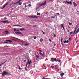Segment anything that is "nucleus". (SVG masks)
<instances>
[{"instance_id":"obj_1","label":"nucleus","mask_w":79,"mask_h":79,"mask_svg":"<svg viewBox=\"0 0 79 79\" xmlns=\"http://www.w3.org/2000/svg\"><path fill=\"white\" fill-rule=\"evenodd\" d=\"M2 77H4L6 75H7L8 76V75H10V73H8L4 71L3 72V73H2Z\"/></svg>"},{"instance_id":"obj_2","label":"nucleus","mask_w":79,"mask_h":79,"mask_svg":"<svg viewBox=\"0 0 79 79\" xmlns=\"http://www.w3.org/2000/svg\"><path fill=\"white\" fill-rule=\"evenodd\" d=\"M27 59L28 60V62H27V64L26 65V66L27 67V65L29 64L28 67L30 66V64L31 63H32V61H31V60H30V61L29 60V59L27 58Z\"/></svg>"},{"instance_id":"obj_3","label":"nucleus","mask_w":79,"mask_h":79,"mask_svg":"<svg viewBox=\"0 0 79 79\" xmlns=\"http://www.w3.org/2000/svg\"><path fill=\"white\" fill-rule=\"evenodd\" d=\"M51 60H53V61H56V62H59V63H60V61H61V60H58V59H56V58H52Z\"/></svg>"},{"instance_id":"obj_4","label":"nucleus","mask_w":79,"mask_h":79,"mask_svg":"<svg viewBox=\"0 0 79 79\" xmlns=\"http://www.w3.org/2000/svg\"><path fill=\"white\" fill-rule=\"evenodd\" d=\"M46 4H47V3L46 2V1H45L44 3L40 4V6H39L38 7H37V8L36 9V10H37V9H39L40 7L42 6H44V5H46Z\"/></svg>"},{"instance_id":"obj_5","label":"nucleus","mask_w":79,"mask_h":79,"mask_svg":"<svg viewBox=\"0 0 79 79\" xmlns=\"http://www.w3.org/2000/svg\"><path fill=\"white\" fill-rule=\"evenodd\" d=\"M63 3H64V2H65V3L67 4V5H68V4H69V5H72V2H67V1H63Z\"/></svg>"},{"instance_id":"obj_6","label":"nucleus","mask_w":79,"mask_h":79,"mask_svg":"<svg viewBox=\"0 0 79 79\" xmlns=\"http://www.w3.org/2000/svg\"><path fill=\"white\" fill-rule=\"evenodd\" d=\"M73 6H73L74 8H75V7L77 6V5L76 4V2H73Z\"/></svg>"},{"instance_id":"obj_7","label":"nucleus","mask_w":79,"mask_h":79,"mask_svg":"<svg viewBox=\"0 0 79 79\" xmlns=\"http://www.w3.org/2000/svg\"><path fill=\"white\" fill-rule=\"evenodd\" d=\"M9 3V2H6V3L3 6V7L2 8V9H3L5 8V6H6Z\"/></svg>"},{"instance_id":"obj_8","label":"nucleus","mask_w":79,"mask_h":79,"mask_svg":"<svg viewBox=\"0 0 79 79\" xmlns=\"http://www.w3.org/2000/svg\"><path fill=\"white\" fill-rule=\"evenodd\" d=\"M29 18H38L39 17H37L36 16H29Z\"/></svg>"},{"instance_id":"obj_9","label":"nucleus","mask_w":79,"mask_h":79,"mask_svg":"<svg viewBox=\"0 0 79 79\" xmlns=\"http://www.w3.org/2000/svg\"><path fill=\"white\" fill-rule=\"evenodd\" d=\"M1 23H10V22H7L6 21H2L1 22Z\"/></svg>"},{"instance_id":"obj_10","label":"nucleus","mask_w":79,"mask_h":79,"mask_svg":"<svg viewBox=\"0 0 79 79\" xmlns=\"http://www.w3.org/2000/svg\"><path fill=\"white\" fill-rule=\"evenodd\" d=\"M6 42H10V43H11L12 42H13V41L10 40H6Z\"/></svg>"},{"instance_id":"obj_11","label":"nucleus","mask_w":79,"mask_h":79,"mask_svg":"<svg viewBox=\"0 0 79 79\" xmlns=\"http://www.w3.org/2000/svg\"><path fill=\"white\" fill-rule=\"evenodd\" d=\"M68 42H69V41L68 40H67V41H64V44H66V43H68Z\"/></svg>"},{"instance_id":"obj_12","label":"nucleus","mask_w":79,"mask_h":79,"mask_svg":"<svg viewBox=\"0 0 79 79\" xmlns=\"http://www.w3.org/2000/svg\"><path fill=\"white\" fill-rule=\"evenodd\" d=\"M40 54L41 55V56H44V55L43 54V53H41L40 52Z\"/></svg>"},{"instance_id":"obj_13","label":"nucleus","mask_w":79,"mask_h":79,"mask_svg":"<svg viewBox=\"0 0 79 79\" xmlns=\"http://www.w3.org/2000/svg\"><path fill=\"white\" fill-rule=\"evenodd\" d=\"M19 30L20 31H24V30H25V29L22 28H21V29H20Z\"/></svg>"},{"instance_id":"obj_14","label":"nucleus","mask_w":79,"mask_h":79,"mask_svg":"<svg viewBox=\"0 0 79 79\" xmlns=\"http://www.w3.org/2000/svg\"><path fill=\"white\" fill-rule=\"evenodd\" d=\"M15 34H21V32H16Z\"/></svg>"},{"instance_id":"obj_15","label":"nucleus","mask_w":79,"mask_h":79,"mask_svg":"<svg viewBox=\"0 0 79 79\" xmlns=\"http://www.w3.org/2000/svg\"><path fill=\"white\" fill-rule=\"evenodd\" d=\"M63 76H64V73L60 74V76L61 77H63Z\"/></svg>"},{"instance_id":"obj_16","label":"nucleus","mask_w":79,"mask_h":79,"mask_svg":"<svg viewBox=\"0 0 79 79\" xmlns=\"http://www.w3.org/2000/svg\"><path fill=\"white\" fill-rule=\"evenodd\" d=\"M79 32V30H77L76 31L75 34H77L78 32Z\"/></svg>"},{"instance_id":"obj_17","label":"nucleus","mask_w":79,"mask_h":79,"mask_svg":"<svg viewBox=\"0 0 79 79\" xmlns=\"http://www.w3.org/2000/svg\"><path fill=\"white\" fill-rule=\"evenodd\" d=\"M42 41H43V39H42V38H41V39L40 40V41L41 42H42Z\"/></svg>"},{"instance_id":"obj_18","label":"nucleus","mask_w":79,"mask_h":79,"mask_svg":"<svg viewBox=\"0 0 79 79\" xmlns=\"http://www.w3.org/2000/svg\"><path fill=\"white\" fill-rule=\"evenodd\" d=\"M61 27H63V28L64 27V26H63V24H61Z\"/></svg>"},{"instance_id":"obj_19","label":"nucleus","mask_w":79,"mask_h":79,"mask_svg":"<svg viewBox=\"0 0 79 79\" xmlns=\"http://www.w3.org/2000/svg\"><path fill=\"white\" fill-rule=\"evenodd\" d=\"M22 4V2H20L19 4V5H21Z\"/></svg>"},{"instance_id":"obj_20","label":"nucleus","mask_w":79,"mask_h":79,"mask_svg":"<svg viewBox=\"0 0 79 79\" xmlns=\"http://www.w3.org/2000/svg\"><path fill=\"white\" fill-rule=\"evenodd\" d=\"M29 45V44H24V45L26 46L27 45Z\"/></svg>"},{"instance_id":"obj_21","label":"nucleus","mask_w":79,"mask_h":79,"mask_svg":"<svg viewBox=\"0 0 79 79\" xmlns=\"http://www.w3.org/2000/svg\"><path fill=\"white\" fill-rule=\"evenodd\" d=\"M36 57H37V58H39V56L38 55H37L36 56Z\"/></svg>"},{"instance_id":"obj_22","label":"nucleus","mask_w":79,"mask_h":79,"mask_svg":"<svg viewBox=\"0 0 79 79\" xmlns=\"http://www.w3.org/2000/svg\"><path fill=\"white\" fill-rule=\"evenodd\" d=\"M63 38H62L61 39V42H63Z\"/></svg>"},{"instance_id":"obj_23","label":"nucleus","mask_w":79,"mask_h":79,"mask_svg":"<svg viewBox=\"0 0 79 79\" xmlns=\"http://www.w3.org/2000/svg\"><path fill=\"white\" fill-rule=\"evenodd\" d=\"M15 26H17V27H21V26H20V25H15Z\"/></svg>"},{"instance_id":"obj_24","label":"nucleus","mask_w":79,"mask_h":79,"mask_svg":"<svg viewBox=\"0 0 79 79\" xmlns=\"http://www.w3.org/2000/svg\"><path fill=\"white\" fill-rule=\"evenodd\" d=\"M55 66L56 67V68H58V67L59 66L58 65H55Z\"/></svg>"},{"instance_id":"obj_25","label":"nucleus","mask_w":79,"mask_h":79,"mask_svg":"<svg viewBox=\"0 0 79 79\" xmlns=\"http://www.w3.org/2000/svg\"><path fill=\"white\" fill-rule=\"evenodd\" d=\"M18 67L19 68V69H21V67H20V66H18Z\"/></svg>"},{"instance_id":"obj_26","label":"nucleus","mask_w":79,"mask_h":79,"mask_svg":"<svg viewBox=\"0 0 79 79\" xmlns=\"http://www.w3.org/2000/svg\"><path fill=\"white\" fill-rule=\"evenodd\" d=\"M37 15H40V13H39L37 14Z\"/></svg>"},{"instance_id":"obj_27","label":"nucleus","mask_w":79,"mask_h":79,"mask_svg":"<svg viewBox=\"0 0 79 79\" xmlns=\"http://www.w3.org/2000/svg\"><path fill=\"white\" fill-rule=\"evenodd\" d=\"M55 18V16H52L51 17V18Z\"/></svg>"},{"instance_id":"obj_28","label":"nucleus","mask_w":79,"mask_h":79,"mask_svg":"<svg viewBox=\"0 0 79 79\" xmlns=\"http://www.w3.org/2000/svg\"><path fill=\"white\" fill-rule=\"evenodd\" d=\"M69 25L70 26H71V25H72V23H69Z\"/></svg>"},{"instance_id":"obj_29","label":"nucleus","mask_w":79,"mask_h":79,"mask_svg":"<svg viewBox=\"0 0 79 79\" xmlns=\"http://www.w3.org/2000/svg\"><path fill=\"white\" fill-rule=\"evenodd\" d=\"M28 6H29V7H30V6H31V4H29L28 5Z\"/></svg>"},{"instance_id":"obj_30","label":"nucleus","mask_w":79,"mask_h":79,"mask_svg":"<svg viewBox=\"0 0 79 79\" xmlns=\"http://www.w3.org/2000/svg\"><path fill=\"white\" fill-rule=\"evenodd\" d=\"M4 44H8V42H4Z\"/></svg>"},{"instance_id":"obj_31","label":"nucleus","mask_w":79,"mask_h":79,"mask_svg":"<svg viewBox=\"0 0 79 79\" xmlns=\"http://www.w3.org/2000/svg\"><path fill=\"white\" fill-rule=\"evenodd\" d=\"M36 38H37V37H36V36L34 37V39H36Z\"/></svg>"},{"instance_id":"obj_32","label":"nucleus","mask_w":79,"mask_h":79,"mask_svg":"<svg viewBox=\"0 0 79 79\" xmlns=\"http://www.w3.org/2000/svg\"><path fill=\"white\" fill-rule=\"evenodd\" d=\"M14 31H16V28H14Z\"/></svg>"},{"instance_id":"obj_33","label":"nucleus","mask_w":79,"mask_h":79,"mask_svg":"<svg viewBox=\"0 0 79 79\" xmlns=\"http://www.w3.org/2000/svg\"><path fill=\"white\" fill-rule=\"evenodd\" d=\"M49 42H52V41L51 40H50V39H49Z\"/></svg>"},{"instance_id":"obj_34","label":"nucleus","mask_w":79,"mask_h":79,"mask_svg":"<svg viewBox=\"0 0 79 79\" xmlns=\"http://www.w3.org/2000/svg\"><path fill=\"white\" fill-rule=\"evenodd\" d=\"M54 37H56V34H55L54 35Z\"/></svg>"},{"instance_id":"obj_35","label":"nucleus","mask_w":79,"mask_h":79,"mask_svg":"<svg viewBox=\"0 0 79 79\" xmlns=\"http://www.w3.org/2000/svg\"><path fill=\"white\" fill-rule=\"evenodd\" d=\"M45 77H44L43 78H42V79H46V78H45Z\"/></svg>"},{"instance_id":"obj_36","label":"nucleus","mask_w":79,"mask_h":79,"mask_svg":"<svg viewBox=\"0 0 79 79\" xmlns=\"http://www.w3.org/2000/svg\"><path fill=\"white\" fill-rule=\"evenodd\" d=\"M25 70H26V71H27V69L26 68H25Z\"/></svg>"},{"instance_id":"obj_37","label":"nucleus","mask_w":79,"mask_h":79,"mask_svg":"<svg viewBox=\"0 0 79 79\" xmlns=\"http://www.w3.org/2000/svg\"><path fill=\"white\" fill-rule=\"evenodd\" d=\"M56 15H60V13H56Z\"/></svg>"},{"instance_id":"obj_38","label":"nucleus","mask_w":79,"mask_h":79,"mask_svg":"<svg viewBox=\"0 0 79 79\" xmlns=\"http://www.w3.org/2000/svg\"><path fill=\"white\" fill-rule=\"evenodd\" d=\"M39 52H42V51L41 50H39Z\"/></svg>"},{"instance_id":"obj_39","label":"nucleus","mask_w":79,"mask_h":79,"mask_svg":"<svg viewBox=\"0 0 79 79\" xmlns=\"http://www.w3.org/2000/svg\"><path fill=\"white\" fill-rule=\"evenodd\" d=\"M63 30L64 31H65V29H64V27H63Z\"/></svg>"},{"instance_id":"obj_40","label":"nucleus","mask_w":79,"mask_h":79,"mask_svg":"<svg viewBox=\"0 0 79 79\" xmlns=\"http://www.w3.org/2000/svg\"><path fill=\"white\" fill-rule=\"evenodd\" d=\"M70 34H73V32H70Z\"/></svg>"},{"instance_id":"obj_41","label":"nucleus","mask_w":79,"mask_h":79,"mask_svg":"<svg viewBox=\"0 0 79 79\" xmlns=\"http://www.w3.org/2000/svg\"><path fill=\"white\" fill-rule=\"evenodd\" d=\"M43 65L44 66V67H46V66H45V64H44Z\"/></svg>"},{"instance_id":"obj_42","label":"nucleus","mask_w":79,"mask_h":79,"mask_svg":"<svg viewBox=\"0 0 79 79\" xmlns=\"http://www.w3.org/2000/svg\"><path fill=\"white\" fill-rule=\"evenodd\" d=\"M71 38H69V40H70L71 39Z\"/></svg>"},{"instance_id":"obj_43","label":"nucleus","mask_w":79,"mask_h":79,"mask_svg":"<svg viewBox=\"0 0 79 79\" xmlns=\"http://www.w3.org/2000/svg\"><path fill=\"white\" fill-rule=\"evenodd\" d=\"M16 32H19V30H16Z\"/></svg>"},{"instance_id":"obj_44","label":"nucleus","mask_w":79,"mask_h":79,"mask_svg":"<svg viewBox=\"0 0 79 79\" xmlns=\"http://www.w3.org/2000/svg\"><path fill=\"white\" fill-rule=\"evenodd\" d=\"M77 29L76 28V29L74 31H76V30H77Z\"/></svg>"},{"instance_id":"obj_45","label":"nucleus","mask_w":79,"mask_h":79,"mask_svg":"<svg viewBox=\"0 0 79 79\" xmlns=\"http://www.w3.org/2000/svg\"><path fill=\"white\" fill-rule=\"evenodd\" d=\"M51 67L52 68H54V67L52 66H51Z\"/></svg>"},{"instance_id":"obj_46","label":"nucleus","mask_w":79,"mask_h":79,"mask_svg":"<svg viewBox=\"0 0 79 79\" xmlns=\"http://www.w3.org/2000/svg\"><path fill=\"white\" fill-rule=\"evenodd\" d=\"M4 19H7L6 18V17H5V18H4Z\"/></svg>"},{"instance_id":"obj_47","label":"nucleus","mask_w":79,"mask_h":79,"mask_svg":"<svg viewBox=\"0 0 79 79\" xmlns=\"http://www.w3.org/2000/svg\"><path fill=\"white\" fill-rule=\"evenodd\" d=\"M17 3H18V2H16V3H15V4H17Z\"/></svg>"},{"instance_id":"obj_48","label":"nucleus","mask_w":79,"mask_h":79,"mask_svg":"<svg viewBox=\"0 0 79 79\" xmlns=\"http://www.w3.org/2000/svg\"><path fill=\"white\" fill-rule=\"evenodd\" d=\"M13 3H12V4L11 5H10V6H11V5H12L13 4Z\"/></svg>"},{"instance_id":"obj_49","label":"nucleus","mask_w":79,"mask_h":79,"mask_svg":"<svg viewBox=\"0 0 79 79\" xmlns=\"http://www.w3.org/2000/svg\"><path fill=\"white\" fill-rule=\"evenodd\" d=\"M45 69H47V66H46V67H45Z\"/></svg>"},{"instance_id":"obj_50","label":"nucleus","mask_w":79,"mask_h":79,"mask_svg":"<svg viewBox=\"0 0 79 79\" xmlns=\"http://www.w3.org/2000/svg\"><path fill=\"white\" fill-rule=\"evenodd\" d=\"M43 34H45V32H43Z\"/></svg>"},{"instance_id":"obj_51","label":"nucleus","mask_w":79,"mask_h":79,"mask_svg":"<svg viewBox=\"0 0 79 79\" xmlns=\"http://www.w3.org/2000/svg\"><path fill=\"white\" fill-rule=\"evenodd\" d=\"M8 31H6V34H8Z\"/></svg>"},{"instance_id":"obj_52","label":"nucleus","mask_w":79,"mask_h":79,"mask_svg":"<svg viewBox=\"0 0 79 79\" xmlns=\"http://www.w3.org/2000/svg\"><path fill=\"white\" fill-rule=\"evenodd\" d=\"M75 32H76V31H74V32L73 33V34H74L75 33Z\"/></svg>"},{"instance_id":"obj_53","label":"nucleus","mask_w":79,"mask_h":79,"mask_svg":"<svg viewBox=\"0 0 79 79\" xmlns=\"http://www.w3.org/2000/svg\"><path fill=\"white\" fill-rule=\"evenodd\" d=\"M61 44H62V45H63V42H62V43H61Z\"/></svg>"},{"instance_id":"obj_54","label":"nucleus","mask_w":79,"mask_h":79,"mask_svg":"<svg viewBox=\"0 0 79 79\" xmlns=\"http://www.w3.org/2000/svg\"><path fill=\"white\" fill-rule=\"evenodd\" d=\"M26 60H24V62H26Z\"/></svg>"},{"instance_id":"obj_55","label":"nucleus","mask_w":79,"mask_h":79,"mask_svg":"<svg viewBox=\"0 0 79 79\" xmlns=\"http://www.w3.org/2000/svg\"><path fill=\"white\" fill-rule=\"evenodd\" d=\"M67 31H68V32H69V30H67Z\"/></svg>"},{"instance_id":"obj_56","label":"nucleus","mask_w":79,"mask_h":79,"mask_svg":"<svg viewBox=\"0 0 79 79\" xmlns=\"http://www.w3.org/2000/svg\"><path fill=\"white\" fill-rule=\"evenodd\" d=\"M4 63H4V62L2 63V64H4Z\"/></svg>"},{"instance_id":"obj_57","label":"nucleus","mask_w":79,"mask_h":79,"mask_svg":"<svg viewBox=\"0 0 79 79\" xmlns=\"http://www.w3.org/2000/svg\"><path fill=\"white\" fill-rule=\"evenodd\" d=\"M22 0H19V1L20 2H21V1H22Z\"/></svg>"},{"instance_id":"obj_58","label":"nucleus","mask_w":79,"mask_h":79,"mask_svg":"<svg viewBox=\"0 0 79 79\" xmlns=\"http://www.w3.org/2000/svg\"><path fill=\"white\" fill-rule=\"evenodd\" d=\"M22 0H19V1L20 2H21V1H22Z\"/></svg>"},{"instance_id":"obj_59","label":"nucleus","mask_w":79,"mask_h":79,"mask_svg":"<svg viewBox=\"0 0 79 79\" xmlns=\"http://www.w3.org/2000/svg\"><path fill=\"white\" fill-rule=\"evenodd\" d=\"M11 9H12V10H14V8H12Z\"/></svg>"},{"instance_id":"obj_60","label":"nucleus","mask_w":79,"mask_h":79,"mask_svg":"<svg viewBox=\"0 0 79 79\" xmlns=\"http://www.w3.org/2000/svg\"><path fill=\"white\" fill-rule=\"evenodd\" d=\"M25 8H26V7H27V6L25 5Z\"/></svg>"},{"instance_id":"obj_61","label":"nucleus","mask_w":79,"mask_h":79,"mask_svg":"<svg viewBox=\"0 0 79 79\" xmlns=\"http://www.w3.org/2000/svg\"><path fill=\"white\" fill-rule=\"evenodd\" d=\"M68 27H69V29H70V28H70V27H69V26H68Z\"/></svg>"},{"instance_id":"obj_62","label":"nucleus","mask_w":79,"mask_h":79,"mask_svg":"<svg viewBox=\"0 0 79 79\" xmlns=\"http://www.w3.org/2000/svg\"><path fill=\"white\" fill-rule=\"evenodd\" d=\"M18 3H19V1L17 2Z\"/></svg>"},{"instance_id":"obj_63","label":"nucleus","mask_w":79,"mask_h":79,"mask_svg":"<svg viewBox=\"0 0 79 79\" xmlns=\"http://www.w3.org/2000/svg\"><path fill=\"white\" fill-rule=\"evenodd\" d=\"M0 66H2V64H0Z\"/></svg>"},{"instance_id":"obj_64","label":"nucleus","mask_w":79,"mask_h":79,"mask_svg":"<svg viewBox=\"0 0 79 79\" xmlns=\"http://www.w3.org/2000/svg\"><path fill=\"white\" fill-rule=\"evenodd\" d=\"M78 79H79V77L77 78Z\"/></svg>"}]
</instances>
